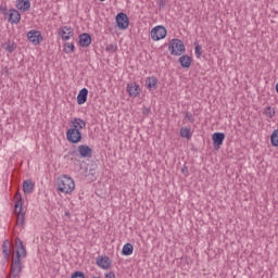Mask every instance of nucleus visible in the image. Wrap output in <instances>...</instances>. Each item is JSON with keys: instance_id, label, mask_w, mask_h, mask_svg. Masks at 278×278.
Masks as SVG:
<instances>
[{"instance_id": "6", "label": "nucleus", "mask_w": 278, "mask_h": 278, "mask_svg": "<svg viewBox=\"0 0 278 278\" xmlns=\"http://www.w3.org/2000/svg\"><path fill=\"white\" fill-rule=\"evenodd\" d=\"M166 27L164 26H156L151 30V38L154 41L157 40H164V38H166Z\"/></svg>"}, {"instance_id": "25", "label": "nucleus", "mask_w": 278, "mask_h": 278, "mask_svg": "<svg viewBox=\"0 0 278 278\" xmlns=\"http://www.w3.org/2000/svg\"><path fill=\"white\" fill-rule=\"evenodd\" d=\"M10 242L5 240L2 244V253L4 255V258L8 260L10 257Z\"/></svg>"}, {"instance_id": "11", "label": "nucleus", "mask_w": 278, "mask_h": 278, "mask_svg": "<svg viewBox=\"0 0 278 278\" xmlns=\"http://www.w3.org/2000/svg\"><path fill=\"white\" fill-rule=\"evenodd\" d=\"M27 38L33 45H40L42 42V34L40 30H30L27 33Z\"/></svg>"}, {"instance_id": "24", "label": "nucleus", "mask_w": 278, "mask_h": 278, "mask_svg": "<svg viewBox=\"0 0 278 278\" xmlns=\"http://www.w3.org/2000/svg\"><path fill=\"white\" fill-rule=\"evenodd\" d=\"M180 137L187 138V140H190V138H192V132L190 131V128H187V127L180 128Z\"/></svg>"}, {"instance_id": "33", "label": "nucleus", "mask_w": 278, "mask_h": 278, "mask_svg": "<svg viewBox=\"0 0 278 278\" xmlns=\"http://www.w3.org/2000/svg\"><path fill=\"white\" fill-rule=\"evenodd\" d=\"M10 12H8V8L0 5V14H3L4 16H8Z\"/></svg>"}, {"instance_id": "27", "label": "nucleus", "mask_w": 278, "mask_h": 278, "mask_svg": "<svg viewBox=\"0 0 278 278\" xmlns=\"http://www.w3.org/2000/svg\"><path fill=\"white\" fill-rule=\"evenodd\" d=\"M64 51L66 53H73L75 51V43L66 42L64 45Z\"/></svg>"}, {"instance_id": "3", "label": "nucleus", "mask_w": 278, "mask_h": 278, "mask_svg": "<svg viewBox=\"0 0 278 278\" xmlns=\"http://www.w3.org/2000/svg\"><path fill=\"white\" fill-rule=\"evenodd\" d=\"M168 49L170 55H182V53H186V45H184V41L180 39H172Z\"/></svg>"}, {"instance_id": "16", "label": "nucleus", "mask_w": 278, "mask_h": 278, "mask_svg": "<svg viewBox=\"0 0 278 278\" xmlns=\"http://www.w3.org/2000/svg\"><path fill=\"white\" fill-rule=\"evenodd\" d=\"M16 8L17 10H21V12H28L31 8V2L29 0H17Z\"/></svg>"}, {"instance_id": "9", "label": "nucleus", "mask_w": 278, "mask_h": 278, "mask_svg": "<svg viewBox=\"0 0 278 278\" xmlns=\"http://www.w3.org/2000/svg\"><path fill=\"white\" fill-rule=\"evenodd\" d=\"M7 16H9L8 22L11 23V25H18L21 23V12L16 9H10Z\"/></svg>"}, {"instance_id": "4", "label": "nucleus", "mask_w": 278, "mask_h": 278, "mask_svg": "<svg viewBox=\"0 0 278 278\" xmlns=\"http://www.w3.org/2000/svg\"><path fill=\"white\" fill-rule=\"evenodd\" d=\"M17 202L15 203L14 213L16 214V225L23 227L25 225V213H23V198L17 194Z\"/></svg>"}, {"instance_id": "8", "label": "nucleus", "mask_w": 278, "mask_h": 278, "mask_svg": "<svg viewBox=\"0 0 278 278\" xmlns=\"http://www.w3.org/2000/svg\"><path fill=\"white\" fill-rule=\"evenodd\" d=\"M212 140L215 151H218V149L223 147V142H225V132H214L212 135Z\"/></svg>"}, {"instance_id": "13", "label": "nucleus", "mask_w": 278, "mask_h": 278, "mask_svg": "<svg viewBox=\"0 0 278 278\" xmlns=\"http://www.w3.org/2000/svg\"><path fill=\"white\" fill-rule=\"evenodd\" d=\"M96 264L99 266V268L108 270L112 266V260H110L108 256H101L97 260Z\"/></svg>"}, {"instance_id": "12", "label": "nucleus", "mask_w": 278, "mask_h": 278, "mask_svg": "<svg viewBox=\"0 0 278 278\" xmlns=\"http://www.w3.org/2000/svg\"><path fill=\"white\" fill-rule=\"evenodd\" d=\"M127 92L129 97L136 99V97H140V85L138 83H130L127 85Z\"/></svg>"}, {"instance_id": "37", "label": "nucleus", "mask_w": 278, "mask_h": 278, "mask_svg": "<svg viewBox=\"0 0 278 278\" xmlns=\"http://www.w3.org/2000/svg\"><path fill=\"white\" fill-rule=\"evenodd\" d=\"M65 216H71V212H66V213H65Z\"/></svg>"}, {"instance_id": "20", "label": "nucleus", "mask_w": 278, "mask_h": 278, "mask_svg": "<svg viewBox=\"0 0 278 278\" xmlns=\"http://www.w3.org/2000/svg\"><path fill=\"white\" fill-rule=\"evenodd\" d=\"M72 127H77V130L81 131V129H86V121H84L79 117H75L72 121Z\"/></svg>"}, {"instance_id": "38", "label": "nucleus", "mask_w": 278, "mask_h": 278, "mask_svg": "<svg viewBox=\"0 0 278 278\" xmlns=\"http://www.w3.org/2000/svg\"><path fill=\"white\" fill-rule=\"evenodd\" d=\"M276 92L278 93V83L276 84Z\"/></svg>"}, {"instance_id": "2", "label": "nucleus", "mask_w": 278, "mask_h": 278, "mask_svg": "<svg viewBox=\"0 0 278 278\" xmlns=\"http://www.w3.org/2000/svg\"><path fill=\"white\" fill-rule=\"evenodd\" d=\"M58 190L64 194H71L75 190V180L71 176L63 175L58 178Z\"/></svg>"}, {"instance_id": "10", "label": "nucleus", "mask_w": 278, "mask_h": 278, "mask_svg": "<svg viewBox=\"0 0 278 278\" xmlns=\"http://www.w3.org/2000/svg\"><path fill=\"white\" fill-rule=\"evenodd\" d=\"M59 36H61L62 40H71L75 36V31L70 26H63L59 29Z\"/></svg>"}, {"instance_id": "34", "label": "nucleus", "mask_w": 278, "mask_h": 278, "mask_svg": "<svg viewBox=\"0 0 278 278\" xmlns=\"http://www.w3.org/2000/svg\"><path fill=\"white\" fill-rule=\"evenodd\" d=\"M105 278H116V274H114V271H110L105 274Z\"/></svg>"}, {"instance_id": "31", "label": "nucleus", "mask_w": 278, "mask_h": 278, "mask_svg": "<svg viewBox=\"0 0 278 278\" xmlns=\"http://www.w3.org/2000/svg\"><path fill=\"white\" fill-rule=\"evenodd\" d=\"M71 278H86V275L84 274V271H75L74 274H72Z\"/></svg>"}, {"instance_id": "7", "label": "nucleus", "mask_w": 278, "mask_h": 278, "mask_svg": "<svg viewBox=\"0 0 278 278\" xmlns=\"http://www.w3.org/2000/svg\"><path fill=\"white\" fill-rule=\"evenodd\" d=\"M118 29H127L129 27V17L125 13H118L115 17Z\"/></svg>"}, {"instance_id": "22", "label": "nucleus", "mask_w": 278, "mask_h": 278, "mask_svg": "<svg viewBox=\"0 0 278 278\" xmlns=\"http://www.w3.org/2000/svg\"><path fill=\"white\" fill-rule=\"evenodd\" d=\"M3 49L7 51V53H14L16 51V43L8 40L3 43Z\"/></svg>"}, {"instance_id": "26", "label": "nucleus", "mask_w": 278, "mask_h": 278, "mask_svg": "<svg viewBox=\"0 0 278 278\" xmlns=\"http://www.w3.org/2000/svg\"><path fill=\"white\" fill-rule=\"evenodd\" d=\"M271 147H278V129H275L270 136Z\"/></svg>"}, {"instance_id": "21", "label": "nucleus", "mask_w": 278, "mask_h": 278, "mask_svg": "<svg viewBox=\"0 0 278 278\" xmlns=\"http://www.w3.org/2000/svg\"><path fill=\"white\" fill-rule=\"evenodd\" d=\"M146 86L150 90H157V78L156 77L147 78Z\"/></svg>"}, {"instance_id": "5", "label": "nucleus", "mask_w": 278, "mask_h": 278, "mask_svg": "<svg viewBox=\"0 0 278 278\" xmlns=\"http://www.w3.org/2000/svg\"><path fill=\"white\" fill-rule=\"evenodd\" d=\"M81 138V130H78L77 126H72V128L67 129L66 139L71 142V144H79Z\"/></svg>"}, {"instance_id": "30", "label": "nucleus", "mask_w": 278, "mask_h": 278, "mask_svg": "<svg viewBox=\"0 0 278 278\" xmlns=\"http://www.w3.org/2000/svg\"><path fill=\"white\" fill-rule=\"evenodd\" d=\"M185 121H188L189 123H194V115L190 112H185Z\"/></svg>"}, {"instance_id": "35", "label": "nucleus", "mask_w": 278, "mask_h": 278, "mask_svg": "<svg viewBox=\"0 0 278 278\" xmlns=\"http://www.w3.org/2000/svg\"><path fill=\"white\" fill-rule=\"evenodd\" d=\"M143 114H151V109L144 108L143 109Z\"/></svg>"}, {"instance_id": "28", "label": "nucleus", "mask_w": 278, "mask_h": 278, "mask_svg": "<svg viewBox=\"0 0 278 278\" xmlns=\"http://www.w3.org/2000/svg\"><path fill=\"white\" fill-rule=\"evenodd\" d=\"M264 114L267 116V118H273L275 116V109L267 106L264 111Z\"/></svg>"}, {"instance_id": "14", "label": "nucleus", "mask_w": 278, "mask_h": 278, "mask_svg": "<svg viewBox=\"0 0 278 278\" xmlns=\"http://www.w3.org/2000/svg\"><path fill=\"white\" fill-rule=\"evenodd\" d=\"M79 47H90L92 45V36L88 33H83L78 36Z\"/></svg>"}, {"instance_id": "36", "label": "nucleus", "mask_w": 278, "mask_h": 278, "mask_svg": "<svg viewBox=\"0 0 278 278\" xmlns=\"http://www.w3.org/2000/svg\"><path fill=\"white\" fill-rule=\"evenodd\" d=\"M182 173H188V167L185 166V167L182 168Z\"/></svg>"}, {"instance_id": "29", "label": "nucleus", "mask_w": 278, "mask_h": 278, "mask_svg": "<svg viewBox=\"0 0 278 278\" xmlns=\"http://www.w3.org/2000/svg\"><path fill=\"white\" fill-rule=\"evenodd\" d=\"M202 49H203V48L201 47V45L194 42V51H195L197 58H201V55H202V53H203V52H201Z\"/></svg>"}, {"instance_id": "23", "label": "nucleus", "mask_w": 278, "mask_h": 278, "mask_svg": "<svg viewBox=\"0 0 278 278\" xmlns=\"http://www.w3.org/2000/svg\"><path fill=\"white\" fill-rule=\"evenodd\" d=\"M134 253V244L131 243H125L123 249H122V255H131Z\"/></svg>"}, {"instance_id": "15", "label": "nucleus", "mask_w": 278, "mask_h": 278, "mask_svg": "<svg viewBox=\"0 0 278 278\" xmlns=\"http://www.w3.org/2000/svg\"><path fill=\"white\" fill-rule=\"evenodd\" d=\"M78 153L80 157H92V148L86 144L78 146Z\"/></svg>"}, {"instance_id": "1", "label": "nucleus", "mask_w": 278, "mask_h": 278, "mask_svg": "<svg viewBox=\"0 0 278 278\" xmlns=\"http://www.w3.org/2000/svg\"><path fill=\"white\" fill-rule=\"evenodd\" d=\"M15 247H16L15 258H13L11 263L10 274L7 278L20 277L21 273H23V265L21 263V258L27 257V250H25V245H23V241L18 237L15 238Z\"/></svg>"}, {"instance_id": "19", "label": "nucleus", "mask_w": 278, "mask_h": 278, "mask_svg": "<svg viewBox=\"0 0 278 278\" xmlns=\"http://www.w3.org/2000/svg\"><path fill=\"white\" fill-rule=\"evenodd\" d=\"M35 184L34 181H31L30 179L25 180L23 182V190L25 194H31V192H34V188H35Z\"/></svg>"}, {"instance_id": "18", "label": "nucleus", "mask_w": 278, "mask_h": 278, "mask_svg": "<svg viewBox=\"0 0 278 278\" xmlns=\"http://www.w3.org/2000/svg\"><path fill=\"white\" fill-rule=\"evenodd\" d=\"M88 101V90L83 88L77 96L78 105H84Z\"/></svg>"}, {"instance_id": "17", "label": "nucleus", "mask_w": 278, "mask_h": 278, "mask_svg": "<svg viewBox=\"0 0 278 278\" xmlns=\"http://www.w3.org/2000/svg\"><path fill=\"white\" fill-rule=\"evenodd\" d=\"M178 62L182 68H190V66H192V59L188 54L180 56Z\"/></svg>"}, {"instance_id": "32", "label": "nucleus", "mask_w": 278, "mask_h": 278, "mask_svg": "<svg viewBox=\"0 0 278 278\" xmlns=\"http://www.w3.org/2000/svg\"><path fill=\"white\" fill-rule=\"evenodd\" d=\"M106 51H113L116 52L117 51V47L114 43H111L109 46H106Z\"/></svg>"}]
</instances>
